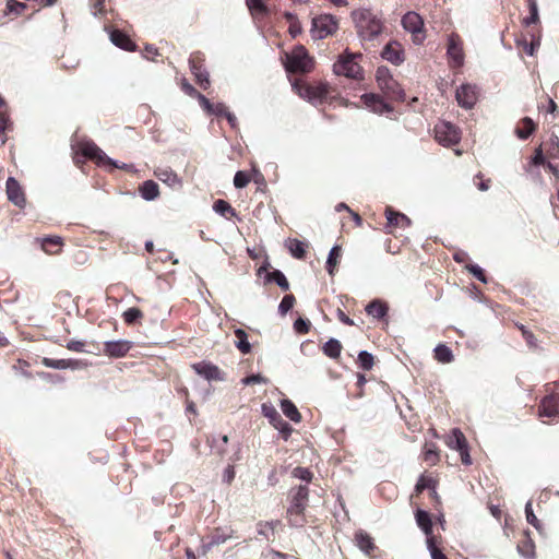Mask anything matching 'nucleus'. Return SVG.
<instances>
[{"instance_id": "obj_1", "label": "nucleus", "mask_w": 559, "mask_h": 559, "mask_svg": "<svg viewBox=\"0 0 559 559\" xmlns=\"http://www.w3.org/2000/svg\"><path fill=\"white\" fill-rule=\"evenodd\" d=\"M350 16L361 40L372 41L382 34L384 22L380 13H376L371 9L360 8L354 10Z\"/></svg>"}, {"instance_id": "obj_2", "label": "nucleus", "mask_w": 559, "mask_h": 559, "mask_svg": "<svg viewBox=\"0 0 559 559\" xmlns=\"http://www.w3.org/2000/svg\"><path fill=\"white\" fill-rule=\"evenodd\" d=\"M76 153L85 158L95 160L99 166L108 165L111 168H118L123 170L133 169V165L119 163L118 160L107 156L106 153L91 140L80 142L78 145Z\"/></svg>"}, {"instance_id": "obj_3", "label": "nucleus", "mask_w": 559, "mask_h": 559, "mask_svg": "<svg viewBox=\"0 0 559 559\" xmlns=\"http://www.w3.org/2000/svg\"><path fill=\"white\" fill-rule=\"evenodd\" d=\"M313 59L309 56L307 49L299 45L292 53L286 55L284 69L287 73L305 74L312 70Z\"/></svg>"}, {"instance_id": "obj_4", "label": "nucleus", "mask_w": 559, "mask_h": 559, "mask_svg": "<svg viewBox=\"0 0 559 559\" xmlns=\"http://www.w3.org/2000/svg\"><path fill=\"white\" fill-rule=\"evenodd\" d=\"M376 80L379 88L392 100L404 102L405 92L400 84L393 79L391 71L385 66L378 67L376 71Z\"/></svg>"}, {"instance_id": "obj_5", "label": "nucleus", "mask_w": 559, "mask_h": 559, "mask_svg": "<svg viewBox=\"0 0 559 559\" xmlns=\"http://www.w3.org/2000/svg\"><path fill=\"white\" fill-rule=\"evenodd\" d=\"M292 87L299 97L308 100L312 105L322 104L328 94L325 86H312L300 79L292 81Z\"/></svg>"}, {"instance_id": "obj_6", "label": "nucleus", "mask_w": 559, "mask_h": 559, "mask_svg": "<svg viewBox=\"0 0 559 559\" xmlns=\"http://www.w3.org/2000/svg\"><path fill=\"white\" fill-rule=\"evenodd\" d=\"M357 57H360V55H357ZM355 59L356 56L346 50L333 64L334 73L336 75H344L349 79L362 78V69Z\"/></svg>"}, {"instance_id": "obj_7", "label": "nucleus", "mask_w": 559, "mask_h": 559, "mask_svg": "<svg viewBox=\"0 0 559 559\" xmlns=\"http://www.w3.org/2000/svg\"><path fill=\"white\" fill-rule=\"evenodd\" d=\"M338 26L337 19L332 14H320L312 17L311 36L313 39H324L336 32Z\"/></svg>"}, {"instance_id": "obj_8", "label": "nucleus", "mask_w": 559, "mask_h": 559, "mask_svg": "<svg viewBox=\"0 0 559 559\" xmlns=\"http://www.w3.org/2000/svg\"><path fill=\"white\" fill-rule=\"evenodd\" d=\"M403 28L411 33L413 36V43L415 45H421L426 38L424 33V20L415 11L406 12L401 20Z\"/></svg>"}, {"instance_id": "obj_9", "label": "nucleus", "mask_w": 559, "mask_h": 559, "mask_svg": "<svg viewBox=\"0 0 559 559\" xmlns=\"http://www.w3.org/2000/svg\"><path fill=\"white\" fill-rule=\"evenodd\" d=\"M261 411L263 416L269 419L270 424L278 430L283 439L287 440L293 432V427L282 418L276 408L271 403H263Z\"/></svg>"}, {"instance_id": "obj_10", "label": "nucleus", "mask_w": 559, "mask_h": 559, "mask_svg": "<svg viewBox=\"0 0 559 559\" xmlns=\"http://www.w3.org/2000/svg\"><path fill=\"white\" fill-rule=\"evenodd\" d=\"M435 138L443 146H450L460 142L459 129L449 121H440L435 128Z\"/></svg>"}, {"instance_id": "obj_11", "label": "nucleus", "mask_w": 559, "mask_h": 559, "mask_svg": "<svg viewBox=\"0 0 559 559\" xmlns=\"http://www.w3.org/2000/svg\"><path fill=\"white\" fill-rule=\"evenodd\" d=\"M447 445L457 451L464 465L472 464L467 440L459 428H453L447 438Z\"/></svg>"}, {"instance_id": "obj_12", "label": "nucleus", "mask_w": 559, "mask_h": 559, "mask_svg": "<svg viewBox=\"0 0 559 559\" xmlns=\"http://www.w3.org/2000/svg\"><path fill=\"white\" fill-rule=\"evenodd\" d=\"M189 68L197 83L203 90H207L210 86V74L204 67V58L200 51H197L190 56Z\"/></svg>"}, {"instance_id": "obj_13", "label": "nucleus", "mask_w": 559, "mask_h": 559, "mask_svg": "<svg viewBox=\"0 0 559 559\" xmlns=\"http://www.w3.org/2000/svg\"><path fill=\"white\" fill-rule=\"evenodd\" d=\"M447 56L451 68H461L464 64V51L460 36L451 33L448 36Z\"/></svg>"}, {"instance_id": "obj_14", "label": "nucleus", "mask_w": 559, "mask_h": 559, "mask_svg": "<svg viewBox=\"0 0 559 559\" xmlns=\"http://www.w3.org/2000/svg\"><path fill=\"white\" fill-rule=\"evenodd\" d=\"M309 500L308 485L293 487L289 491L288 512H305Z\"/></svg>"}, {"instance_id": "obj_15", "label": "nucleus", "mask_w": 559, "mask_h": 559, "mask_svg": "<svg viewBox=\"0 0 559 559\" xmlns=\"http://www.w3.org/2000/svg\"><path fill=\"white\" fill-rule=\"evenodd\" d=\"M476 86L472 84H462L456 88L455 98L460 107L472 109L477 103Z\"/></svg>"}, {"instance_id": "obj_16", "label": "nucleus", "mask_w": 559, "mask_h": 559, "mask_svg": "<svg viewBox=\"0 0 559 559\" xmlns=\"http://www.w3.org/2000/svg\"><path fill=\"white\" fill-rule=\"evenodd\" d=\"M192 369L197 374L201 376L207 381H224V372L214 364L210 361H200L192 365Z\"/></svg>"}, {"instance_id": "obj_17", "label": "nucleus", "mask_w": 559, "mask_h": 559, "mask_svg": "<svg viewBox=\"0 0 559 559\" xmlns=\"http://www.w3.org/2000/svg\"><path fill=\"white\" fill-rule=\"evenodd\" d=\"M380 56L393 66H401L405 61V51L396 40H390L383 47Z\"/></svg>"}, {"instance_id": "obj_18", "label": "nucleus", "mask_w": 559, "mask_h": 559, "mask_svg": "<svg viewBox=\"0 0 559 559\" xmlns=\"http://www.w3.org/2000/svg\"><path fill=\"white\" fill-rule=\"evenodd\" d=\"M133 343L128 340H114L104 342V354L110 358L124 357L132 348Z\"/></svg>"}, {"instance_id": "obj_19", "label": "nucleus", "mask_w": 559, "mask_h": 559, "mask_svg": "<svg viewBox=\"0 0 559 559\" xmlns=\"http://www.w3.org/2000/svg\"><path fill=\"white\" fill-rule=\"evenodd\" d=\"M361 100L374 114L382 115L393 111V107L378 94L365 93L361 95Z\"/></svg>"}, {"instance_id": "obj_20", "label": "nucleus", "mask_w": 559, "mask_h": 559, "mask_svg": "<svg viewBox=\"0 0 559 559\" xmlns=\"http://www.w3.org/2000/svg\"><path fill=\"white\" fill-rule=\"evenodd\" d=\"M41 365L47 368L63 370V369H71V370H80L84 369L88 366V364L81 359H53L49 357H44L41 359Z\"/></svg>"}, {"instance_id": "obj_21", "label": "nucleus", "mask_w": 559, "mask_h": 559, "mask_svg": "<svg viewBox=\"0 0 559 559\" xmlns=\"http://www.w3.org/2000/svg\"><path fill=\"white\" fill-rule=\"evenodd\" d=\"M415 521H416L417 526L420 528V531L426 536V544L428 545L429 540L436 542V537L432 532L433 522H432V516H431L430 512L418 508L415 511Z\"/></svg>"}, {"instance_id": "obj_22", "label": "nucleus", "mask_w": 559, "mask_h": 559, "mask_svg": "<svg viewBox=\"0 0 559 559\" xmlns=\"http://www.w3.org/2000/svg\"><path fill=\"white\" fill-rule=\"evenodd\" d=\"M5 187L8 200L14 205L23 209L26 204V199L20 182L14 177H9L7 179Z\"/></svg>"}, {"instance_id": "obj_23", "label": "nucleus", "mask_w": 559, "mask_h": 559, "mask_svg": "<svg viewBox=\"0 0 559 559\" xmlns=\"http://www.w3.org/2000/svg\"><path fill=\"white\" fill-rule=\"evenodd\" d=\"M539 416L555 418L559 416V393H550L543 397L538 406Z\"/></svg>"}, {"instance_id": "obj_24", "label": "nucleus", "mask_w": 559, "mask_h": 559, "mask_svg": "<svg viewBox=\"0 0 559 559\" xmlns=\"http://www.w3.org/2000/svg\"><path fill=\"white\" fill-rule=\"evenodd\" d=\"M154 175L158 180L173 189H179L182 186L181 178L170 167L157 168Z\"/></svg>"}, {"instance_id": "obj_25", "label": "nucleus", "mask_w": 559, "mask_h": 559, "mask_svg": "<svg viewBox=\"0 0 559 559\" xmlns=\"http://www.w3.org/2000/svg\"><path fill=\"white\" fill-rule=\"evenodd\" d=\"M109 38L115 46L126 51H135L138 48L136 44L120 29H111L109 32Z\"/></svg>"}, {"instance_id": "obj_26", "label": "nucleus", "mask_w": 559, "mask_h": 559, "mask_svg": "<svg viewBox=\"0 0 559 559\" xmlns=\"http://www.w3.org/2000/svg\"><path fill=\"white\" fill-rule=\"evenodd\" d=\"M523 539L516 546L518 554L525 559H534L535 544L533 542V538L531 537L530 531L525 530L523 532Z\"/></svg>"}, {"instance_id": "obj_27", "label": "nucleus", "mask_w": 559, "mask_h": 559, "mask_svg": "<svg viewBox=\"0 0 559 559\" xmlns=\"http://www.w3.org/2000/svg\"><path fill=\"white\" fill-rule=\"evenodd\" d=\"M368 316L381 320L388 316L389 306L381 299L371 300L365 308Z\"/></svg>"}, {"instance_id": "obj_28", "label": "nucleus", "mask_w": 559, "mask_h": 559, "mask_svg": "<svg viewBox=\"0 0 559 559\" xmlns=\"http://www.w3.org/2000/svg\"><path fill=\"white\" fill-rule=\"evenodd\" d=\"M139 194L145 201H154L159 195V187L154 180H145L139 186Z\"/></svg>"}, {"instance_id": "obj_29", "label": "nucleus", "mask_w": 559, "mask_h": 559, "mask_svg": "<svg viewBox=\"0 0 559 559\" xmlns=\"http://www.w3.org/2000/svg\"><path fill=\"white\" fill-rule=\"evenodd\" d=\"M355 542H356L357 547L365 555H370L376 548L373 538L362 530H359L355 533Z\"/></svg>"}, {"instance_id": "obj_30", "label": "nucleus", "mask_w": 559, "mask_h": 559, "mask_svg": "<svg viewBox=\"0 0 559 559\" xmlns=\"http://www.w3.org/2000/svg\"><path fill=\"white\" fill-rule=\"evenodd\" d=\"M385 216H386L388 227H392V226L408 227L412 224V221L409 217H407L405 214H403L401 212L393 211L391 207H386Z\"/></svg>"}, {"instance_id": "obj_31", "label": "nucleus", "mask_w": 559, "mask_h": 559, "mask_svg": "<svg viewBox=\"0 0 559 559\" xmlns=\"http://www.w3.org/2000/svg\"><path fill=\"white\" fill-rule=\"evenodd\" d=\"M276 284L282 290L289 289V282L287 281L285 274L278 270L273 269L270 273L264 275V284Z\"/></svg>"}, {"instance_id": "obj_32", "label": "nucleus", "mask_w": 559, "mask_h": 559, "mask_svg": "<svg viewBox=\"0 0 559 559\" xmlns=\"http://www.w3.org/2000/svg\"><path fill=\"white\" fill-rule=\"evenodd\" d=\"M522 127H516L514 130L515 135L520 140H527L536 130V123L530 117L521 119Z\"/></svg>"}, {"instance_id": "obj_33", "label": "nucleus", "mask_w": 559, "mask_h": 559, "mask_svg": "<svg viewBox=\"0 0 559 559\" xmlns=\"http://www.w3.org/2000/svg\"><path fill=\"white\" fill-rule=\"evenodd\" d=\"M236 341L235 346L236 348L243 355L250 354L252 350V345L248 341V334L243 329H236L234 331Z\"/></svg>"}, {"instance_id": "obj_34", "label": "nucleus", "mask_w": 559, "mask_h": 559, "mask_svg": "<svg viewBox=\"0 0 559 559\" xmlns=\"http://www.w3.org/2000/svg\"><path fill=\"white\" fill-rule=\"evenodd\" d=\"M341 252H342L341 246L334 245L328 254V259L325 262V269H326L329 275H331V276H333L335 274L336 266L341 260Z\"/></svg>"}, {"instance_id": "obj_35", "label": "nucleus", "mask_w": 559, "mask_h": 559, "mask_svg": "<svg viewBox=\"0 0 559 559\" xmlns=\"http://www.w3.org/2000/svg\"><path fill=\"white\" fill-rule=\"evenodd\" d=\"M281 409L283 414L294 423L301 420V415L296 405L289 399H283L281 401Z\"/></svg>"}, {"instance_id": "obj_36", "label": "nucleus", "mask_w": 559, "mask_h": 559, "mask_svg": "<svg viewBox=\"0 0 559 559\" xmlns=\"http://www.w3.org/2000/svg\"><path fill=\"white\" fill-rule=\"evenodd\" d=\"M435 358L441 364H450L454 360L452 349L445 344H438L435 349Z\"/></svg>"}, {"instance_id": "obj_37", "label": "nucleus", "mask_w": 559, "mask_h": 559, "mask_svg": "<svg viewBox=\"0 0 559 559\" xmlns=\"http://www.w3.org/2000/svg\"><path fill=\"white\" fill-rule=\"evenodd\" d=\"M322 350L325 356L335 359L338 358L341 355L342 344L337 338L331 337L324 343Z\"/></svg>"}, {"instance_id": "obj_38", "label": "nucleus", "mask_w": 559, "mask_h": 559, "mask_svg": "<svg viewBox=\"0 0 559 559\" xmlns=\"http://www.w3.org/2000/svg\"><path fill=\"white\" fill-rule=\"evenodd\" d=\"M230 536L225 534L224 532H222L221 530H216L210 537H209V542L206 543H203L202 545V548H203V552H207L209 550H211L214 546H218L221 544H224L225 542H227V539L229 538Z\"/></svg>"}, {"instance_id": "obj_39", "label": "nucleus", "mask_w": 559, "mask_h": 559, "mask_svg": "<svg viewBox=\"0 0 559 559\" xmlns=\"http://www.w3.org/2000/svg\"><path fill=\"white\" fill-rule=\"evenodd\" d=\"M213 211L225 218H228L229 216H236L235 209L223 199H218L214 202Z\"/></svg>"}, {"instance_id": "obj_40", "label": "nucleus", "mask_w": 559, "mask_h": 559, "mask_svg": "<svg viewBox=\"0 0 559 559\" xmlns=\"http://www.w3.org/2000/svg\"><path fill=\"white\" fill-rule=\"evenodd\" d=\"M287 248L295 259L301 260L306 255V245L298 239H288Z\"/></svg>"}, {"instance_id": "obj_41", "label": "nucleus", "mask_w": 559, "mask_h": 559, "mask_svg": "<svg viewBox=\"0 0 559 559\" xmlns=\"http://www.w3.org/2000/svg\"><path fill=\"white\" fill-rule=\"evenodd\" d=\"M245 2L252 15H267L270 12L264 0H245Z\"/></svg>"}, {"instance_id": "obj_42", "label": "nucleus", "mask_w": 559, "mask_h": 559, "mask_svg": "<svg viewBox=\"0 0 559 559\" xmlns=\"http://www.w3.org/2000/svg\"><path fill=\"white\" fill-rule=\"evenodd\" d=\"M530 15L523 20L524 26L528 27L539 22V11L537 0H527Z\"/></svg>"}, {"instance_id": "obj_43", "label": "nucleus", "mask_w": 559, "mask_h": 559, "mask_svg": "<svg viewBox=\"0 0 559 559\" xmlns=\"http://www.w3.org/2000/svg\"><path fill=\"white\" fill-rule=\"evenodd\" d=\"M440 455L437 449V445L435 443H426L425 444V452H424V460L429 465H435L439 461Z\"/></svg>"}, {"instance_id": "obj_44", "label": "nucleus", "mask_w": 559, "mask_h": 559, "mask_svg": "<svg viewBox=\"0 0 559 559\" xmlns=\"http://www.w3.org/2000/svg\"><path fill=\"white\" fill-rule=\"evenodd\" d=\"M357 364L362 370H370L373 367V355L367 350H360L357 357Z\"/></svg>"}, {"instance_id": "obj_45", "label": "nucleus", "mask_w": 559, "mask_h": 559, "mask_svg": "<svg viewBox=\"0 0 559 559\" xmlns=\"http://www.w3.org/2000/svg\"><path fill=\"white\" fill-rule=\"evenodd\" d=\"M143 317V313L142 311L139 309V308H135V307H131V308H128L123 313H122V318H123V321L128 324V325H133L135 324L141 318Z\"/></svg>"}, {"instance_id": "obj_46", "label": "nucleus", "mask_w": 559, "mask_h": 559, "mask_svg": "<svg viewBox=\"0 0 559 559\" xmlns=\"http://www.w3.org/2000/svg\"><path fill=\"white\" fill-rule=\"evenodd\" d=\"M437 486L436 480L432 477L420 475L416 485H415V491L417 493L423 492L425 489H433V487Z\"/></svg>"}, {"instance_id": "obj_47", "label": "nucleus", "mask_w": 559, "mask_h": 559, "mask_svg": "<svg viewBox=\"0 0 559 559\" xmlns=\"http://www.w3.org/2000/svg\"><path fill=\"white\" fill-rule=\"evenodd\" d=\"M292 476L294 478L310 483L313 478L312 472L308 467L297 466L292 471Z\"/></svg>"}, {"instance_id": "obj_48", "label": "nucleus", "mask_w": 559, "mask_h": 559, "mask_svg": "<svg viewBox=\"0 0 559 559\" xmlns=\"http://www.w3.org/2000/svg\"><path fill=\"white\" fill-rule=\"evenodd\" d=\"M466 270L479 282L485 283V284L488 282V277L485 273V270L481 266H479L478 264L469 263L466 265Z\"/></svg>"}, {"instance_id": "obj_49", "label": "nucleus", "mask_w": 559, "mask_h": 559, "mask_svg": "<svg viewBox=\"0 0 559 559\" xmlns=\"http://www.w3.org/2000/svg\"><path fill=\"white\" fill-rule=\"evenodd\" d=\"M525 516L527 523L534 526L537 531L542 530V524L533 511L532 501H527L525 504Z\"/></svg>"}, {"instance_id": "obj_50", "label": "nucleus", "mask_w": 559, "mask_h": 559, "mask_svg": "<svg viewBox=\"0 0 559 559\" xmlns=\"http://www.w3.org/2000/svg\"><path fill=\"white\" fill-rule=\"evenodd\" d=\"M296 299L292 294L285 295L278 305V312L281 316H285L294 307Z\"/></svg>"}, {"instance_id": "obj_51", "label": "nucleus", "mask_w": 559, "mask_h": 559, "mask_svg": "<svg viewBox=\"0 0 559 559\" xmlns=\"http://www.w3.org/2000/svg\"><path fill=\"white\" fill-rule=\"evenodd\" d=\"M62 239L58 236H47L41 240V248L47 253H52L51 247L61 246Z\"/></svg>"}, {"instance_id": "obj_52", "label": "nucleus", "mask_w": 559, "mask_h": 559, "mask_svg": "<svg viewBox=\"0 0 559 559\" xmlns=\"http://www.w3.org/2000/svg\"><path fill=\"white\" fill-rule=\"evenodd\" d=\"M250 182V177L247 174V171L238 170L234 176V186L237 189H242L247 187V185Z\"/></svg>"}, {"instance_id": "obj_53", "label": "nucleus", "mask_w": 559, "mask_h": 559, "mask_svg": "<svg viewBox=\"0 0 559 559\" xmlns=\"http://www.w3.org/2000/svg\"><path fill=\"white\" fill-rule=\"evenodd\" d=\"M305 512H288V522L290 526L302 527L305 525Z\"/></svg>"}, {"instance_id": "obj_54", "label": "nucleus", "mask_w": 559, "mask_h": 559, "mask_svg": "<svg viewBox=\"0 0 559 559\" xmlns=\"http://www.w3.org/2000/svg\"><path fill=\"white\" fill-rule=\"evenodd\" d=\"M540 46V38L532 34L531 41L523 40V48L528 56H534L537 48Z\"/></svg>"}, {"instance_id": "obj_55", "label": "nucleus", "mask_w": 559, "mask_h": 559, "mask_svg": "<svg viewBox=\"0 0 559 559\" xmlns=\"http://www.w3.org/2000/svg\"><path fill=\"white\" fill-rule=\"evenodd\" d=\"M310 325L311 323L308 319L299 317L294 322V330L298 334H306L309 332Z\"/></svg>"}, {"instance_id": "obj_56", "label": "nucleus", "mask_w": 559, "mask_h": 559, "mask_svg": "<svg viewBox=\"0 0 559 559\" xmlns=\"http://www.w3.org/2000/svg\"><path fill=\"white\" fill-rule=\"evenodd\" d=\"M26 8L27 5L24 2H20L17 0L7 1V10L9 13L20 15Z\"/></svg>"}, {"instance_id": "obj_57", "label": "nucleus", "mask_w": 559, "mask_h": 559, "mask_svg": "<svg viewBox=\"0 0 559 559\" xmlns=\"http://www.w3.org/2000/svg\"><path fill=\"white\" fill-rule=\"evenodd\" d=\"M269 380L261 376L260 373H252L250 376H247L241 379V383L243 385H251V384H260V383H267Z\"/></svg>"}, {"instance_id": "obj_58", "label": "nucleus", "mask_w": 559, "mask_h": 559, "mask_svg": "<svg viewBox=\"0 0 559 559\" xmlns=\"http://www.w3.org/2000/svg\"><path fill=\"white\" fill-rule=\"evenodd\" d=\"M437 542H430L427 545V549L431 556V559H449L441 549L436 545Z\"/></svg>"}, {"instance_id": "obj_59", "label": "nucleus", "mask_w": 559, "mask_h": 559, "mask_svg": "<svg viewBox=\"0 0 559 559\" xmlns=\"http://www.w3.org/2000/svg\"><path fill=\"white\" fill-rule=\"evenodd\" d=\"M69 350H72V352H79V353H82V352H86V353H92V350H86L84 347H85V344L84 342L82 341H76V340H71L67 343V346H66Z\"/></svg>"}, {"instance_id": "obj_60", "label": "nucleus", "mask_w": 559, "mask_h": 559, "mask_svg": "<svg viewBox=\"0 0 559 559\" xmlns=\"http://www.w3.org/2000/svg\"><path fill=\"white\" fill-rule=\"evenodd\" d=\"M228 111L226 105L224 103H216L213 104V109L210 110L207 114L213 115L215 117H224L225 114Z\"/></svg>"}, {"instance_id": "obj_61", "label": "nucleus", "mask_w": 559, "mask_h": 559, "mask_svg": "<svg viewBox=\"0 0 559 559\" xmlns=\"http://www.w3.org/2000/svg\"><path fill=\"white\" fill-rule=\"evenodd\" d=\"M531 163L534 166H540V165L547 164L545 155L540 147L535 151V154L531 158Z\"/></svg>"}, {"instance_id": "obj_62", "label": "nucleus", "mask_w": 559, "mask_h": 559, "mask_svg": "<svg viewBox=\"0 0 559 559\" xmlns=\"http://www.w3.org/2000/svg\"><path fill=\"white\" fill-rule=\"evenodd\" d=\"M38 376L48 381V382H51V383H58V382H62L63 381V378L60 376V374H57V373H50V372H38Z\"/></svg>"}, {"instance_id": "obj_63", "label": "nucleus", "mask_w": 559, "mask_h": 559, "mask_svg": "<svg viewBox=\"0 0 559 559\" xmlns=\"http://www.w3.org/2000/svg\"><path fill=\"white\" fill-rule=\"evenodd\" d=\"M200 104V106L202 107V109L206 112H209L210 110L213 109V103H211V100L204 96L203 94H198V96L195 97Z\"/></svg>"}, {"instance_id": "obj_64", "label": "nucleus", "mask_w": 559, "mask_h": 559, "mask_svg": "<svg viewBox=\"0 0 559 559\" xmlns=\"http://www.w3.org/2000/svg\"><path fill=\"white\" fill-rule=\"evenodd\" d=\"M181 87H182V91H183L187 95H189L190 97L195 98V97L198 96V94H200V92H199V91H197V88H195L193 85H191V84H190L188 81H186V80L182 82V86H181Z\"/></svg>"}]
</instances>
